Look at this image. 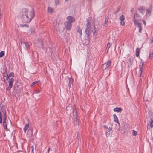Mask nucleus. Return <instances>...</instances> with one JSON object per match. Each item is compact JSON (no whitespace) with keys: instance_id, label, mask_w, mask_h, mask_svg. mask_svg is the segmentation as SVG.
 <instances>
[{"instance_id":"obj_1","label":"nucleus","mask_w":153,"mask_h":153,"mask_svg":"<svg viewBox=\"0 0 153 153\" xmlns=\"http://www.w3.org/2000/svg\"><path fill=\"white\" fill-rule=\"evenodd\" d=\"M91 17H89L86 19L87 23L86 24V28H85V32L86 34L87 38H89L91 33Z\"/></svg>"},{"instance_id":"obj_2","label":"nucleus","mask_w":153,"mask_h":153,"mask_svg":"<svg viewBox=\"0 0 153 153\" xmlns=\"http://www.w3.org/2000/svg\"><path fill=\"white\" fill-rule=\"evenodd\" d=\"M73 123L74 125H76L79 124V121L77 120V117L78 116L77 114V110L76 109V107L73 108Z\"/></svg>"},{"instance_id":"obj_3","label":"nucleus","mask_w":153,"mask_h":153,"mask_svg":"<svg viewBox=\"0 0 153 153\" xmlns=\"http://www.w3.org/2000/svg\"><path fill=\"white\" fill-rule=\"evenodd\" d=\"M22 16L21 17L22 19V21L25 23H28L31 21L30 18L29 17L28 14H21Z\"/></svg>"},{"instance_id":"obj_4","label":"nucleus","mask_w":153,"mask_h":153,"mask_svg":"<svg viewBox=\"0 0 153 153\" xmlns=\"http://www.w3.org/2000/svg\"><path fill=\"white\" fill-rule=\"evenodd\" d=\"M0 110L2 111L1 112L3 114V123H5L6 122L7 120V116L6 115V112L3 106H2L1 108H0Z\"/></svg>"},{"instance_id":"obj_5","label":"nucleus","mask_w":153,"mask_h":153,"mask_svg":"<svg viewBox=\"0 0 153 153\" xmlns=\"http://www.w3.org/2000/svg\"><path fill=\"white\" fill-rule=\"evenodd\" d=\"M111 61L109 60L107 62L103 64L102 65V67L103 70H105L109 67L111 65Z\"/></svg>"},{"instance_id":"obj_6","label":"nucleus","mask_w":153,"mask_h":153,"mask_svg":"<svg viewBox=\"0 0 153 153\" xmlns=\"http://www.w3.org/2000/svg\"><path fill=\"white\" fill-rule=\"evenodd\" d=\"M14 81V79L13 78H12L9 79V85L6 88V90H9L13 86V83Z\"/></svg>"},{"instance_id":"obj_7","label":"nucleus","mask_w":153,"mask_h":153,"mask_svg":"<svg viewBox=\"0 0 153 153\" xmlns=\"http://www.w3.org/2000/svg\"><path fill=\"white\" fill-rule=\"evenodd\" d=\"M3 79L4 82H5L6 79L7 80H8V79L10 78L8 76V73H7V68L6 67L5 68V70H4V72L3 73Z\"/></svg>"},{"instance_id":"obj_8","label":"nucleus","mask_w":153,"mask_h":153,"mask_svg":"<svg viewBox=\"0 0 153 153\" xmlns=\"http://www.w3.org/2000/svg\"><path fill=\"white\" fill-rule=\"evenodd\" d=\"M65 79L68 82V87L70 88L71 87V84L73 82V79L71 78H69L68 76H66Z\"/></svg>"},{"instance_id":"obj_9","label":"nucleus","mask_w":153,"mask_h":153,"mask_svg":"<svg viewBox=\"0 0 153 153\" xmlns=\"http://www.w3.org/2000/svg\"><path fill=\"white\" fill-rule=\"evenodd\" d=\"M72 25V24L68 21H66L65 23V27L67 30H70L71 29Z\"/></svg>"},{"instance_id":"obj_10","label":"nucleus","mask_w":153,"mask_h":153,"mask_svg":"<svg viewBox=\"0 0 153 153\" xmlns=\"http://www.w3.org/2000/svg\"><path fill=\"white\" fill-rule=\"evenodd\" d=\"M14 90L16 92L17 91H19L21 89V87L19 86L18 84V82L15 83L14 86Z\"/></svg>"},{"instance_id":"obj_11","label":"nucleus","mask_w":153,"mask_h":153,"mask_svg":"<svg viewBox=\"0 0 153 153\" xmlns=\"http://www.w3.org/2000/svg\"><path fill=\"white\" fill-rule=\"evenodd\" d=\"M143 63L142 62V65H140L139 66L140 69L139 71V76L140 77L141 76V74L142 73V71L143 70Z\"/></svg>"},{"instance_id":"obj_12","label":"nucleus","mask_w":153,"mask_h":153,"mask_svg":"<svg viewBox=\"0 0 153 153\" xmlns=\"http://www.w3.org/2000/svg\"><path fill=\"white\" fill-rule=\"evenodd\" d=\"M145 9V7L141 6L138 8V10L139 12L142 14H143Z\"/></svg>"},{"instance_id":"obj_13","label":"nucleus","mask_w":153,"mask_h":153,"mask_svg":"<svg viewBox=\"0 0 153 153\" xmlns=\"http://www.w3.org/2000/svg\"><path fill=\"white\" fill-rule=\"evenodd\" d=\"M108 17L105 16L104 23L102 24L103 26L105 27H107L108 25Z\"/></svg>"},{"instance_id":"obj_14","label":"nucleus","mask_w":153,"mask_h":153,"mask_svg":"<svg viewBox=\"0 0 153 153\" xmlns=\"http://www.w3.org/2000/svg\"><path fill=\"white\" fill-rule=\"evenodd\" d=\"M152 9V6H150V7L148 8L146 10V13L148 14L149 16H150L151 14V11Z\"/></svg>"},{"instance_id":"obj_15","label":"nucleus","mask_w":153,"mask_h":153,"mask_svg":"<svg viewBox=\"0 0 153 153\" xmlns=\"http://www.w3.org/2000/svg\"><path fill=\"white\" fill-rule=\"evenodd\" d=\"M67 20L69 21V22H71V23L72 22H74L75 20V18L71 16H69L67 17Z\"/></svg>"},{"instance_id":"obj_16","label":"nucleus","mask_w":153,"mask_h":153,"mask_svg":"<svg viewBox=\"0 0 153 153\" xmlns=\"http://www.w3.org/2000/svg\"><path fill=\"white\" fill-rule=\"evenodd\" d=\"M35 16V12L33 8H32L31 12V14L30 15V21Z\"/></svg>"},{"instance_id":"obj_17","label":"nucleus","mask_w":153,"mask_h":153,"mask_svg":"<svg viewBox=\"0 0 153 153\" xmlns=\"http://www.w3.org/2000/svg\"><path fill=\"white\" fill-rule=\"evenodd\" d=\"M29 10L26 8H23L22 9V14L25 15V14H28V11Z\"/></svg>"},{"instance_id":"obj_18","label":"nucleus","mask_w":153,"mask_h":153,"mask_svg":"<svg viewBox=\"0 0 153 153\" xmlns=\"http://www.w3.org/2000/svg\"><path fill=\"white\" fill-rule=\"evenodd\" d=\"M77 32L79 33V35L80 36L82 35V30L80 29V26L79 25L77 26Z\"/></svg>"},{"instance_id":"obj_19","label":"nucleus","mask_w":153,"mask_h":153,"mask_svg":"<svg viewBox=\"0 0 153 153\" xmlns=\"http://www.w3.org/2000/svg\"><path fill=\"white\" fill-rule=\"evenodd\" d=\"M114 111L117 112H121L122 111V109L121 108L116 107L114 109Z\"/></svg>"},{"instance_id":"obj_20","label":"nucleus","mask_w":153,"mask_h":153,"mask_svg":"<svg viewBox=\"0 0 153 153\" xmlns=\"http://www.w3.org/2000/svg\"><path fill=\"white\" fill-rule=\"evenodd\" d=\"M113 117L114 118V121L115 122L117 123L119 125L120 123L118 121V118L116 115L115 114H114Z\"/></svg>"},{"instance_id":"obj_21","label":"nucleus","mask_w":153,"mask_h":153,"mask_svg":"<svg viewBox=\"0 0 153 153\" xmlns=\"http://www.w3.org/2000/svg\"><path fill=\"white\" fill-rule=\"evenodd\" d=\"M27 133L29 136L32 137L33 136V129L30 128L27 131Z\"/></svg>"},{"instance_id":"obj_22","label":"nucleus","mask_w":153,"mask_h":153,"mask_svg":"<svg viewBox=\"0 0 153 153\" xmlns=\"http://www.w3.org/2000/svg\"><path fill=\"white\" fill-rule=\"evenodd\" d=\"M140 51V49L138 48L136 50V55L137 57H139V53Z\"/></svg>"},{"instance_id":"obj_23","label":"nucleus","mask_w":153,"mask_h":153,"mask_svg":"<svg viewBox=\"0 0 153 153\" xmlns=\"http://www.w3.org/2000/svg\"><path fill=\"white\" fill-rule=\"evenodd\" d=\"M29 126V124L27 123L26 124L25 126L24 127V128L23 129L24 133L26 132V130L28 129V127Z\"/></svg>"},{"instance_id":"obj_24","label":"nucleus","mask_w":153,"mask_h":153,"mask_svg":"<svg viewBox=\"0 0 153 153\" xmlns=\"http://www.w3.org/2000/svg\"><path fill=\"white\" fill-rule=\"evenodd\" d=\"M47 10L49 13H51L54 12V10L51 7H48Z\"/></svg>"},{"instance_id":"obj_25","label":"nucleus","mask_w":153,"mask_h":153,"mask_svg":"<svg viewBox=\"0 0 153 153\" xmlns=\"http://www.w3.org/2000/svg\"><path fill=\"white\" fill-rule=\"evenodd\" d=\"M43 45V42H42L40 40L39 42V44H37V46L38 47H42Z\"/></svg>"},{"instance_id":"obj_26","label":"nucleus","mask_w":153,"mask_h":153,"mask_svg":"<svg viewBox=\"0 0 153 153\" xmlns=\"http://www.w3.org/2000/svg\"><path fill=\"white\" fill-rule=\"evenodd\" d=\"M24 43L25 45L26 49L27 50H28L30 48L29 44L27 42H24Z\"/></svg>"},{"instance_id":"obj_27","label":"nucleus","mask_w":153,"mask_h":153,"mask_svg":"<svg viewBox=\"0 0 153 153\" xmlns=\"http://www.w3.org/2000/svg\"><path fill=\"white\" fill-rule=\"evenodd\" d=\"M40 40H39L38 39H35L34 41V43L35 46H37V44H39V42Z\"/></svg>"},{"instance_id":"obj_28","label":"nucleus","mask_w":153,"mask_h":153,"mask_svg":"<svg viewBox=\"0 0 153 153\" xmlns=\"http://www.w3.org/2000/svg\"><path fill=\"white\" fill-rule=\"evenodd\" d=\"M19 26L20 27H28V26H29L28 25L26 24H20L19 25Z\"/></svg>"},{"instance_id":"obj_29","label":"nucleus","mask_w":153,"mask_h":153,"mask_svg":"<svg viewBox=\"0 0 153 153\" xmlns=\"http://www.w3.org/2000/svg\"><path fill=\"white\" fill-rule=\"evenodd\" d=\"M0 123L1 124L2 123V113L1 111H0Z\"/></svg>"},{"instance_id":"obj_30","label":"nucleus","mask_w":153,"mask_h":153,"mask_svg":"<svg viewBox=\"0 0 153 153\" xmlns=\"http://www.w3.org/2000/svg\"><path fill=\"white\" fill-rule=\"evenodd\" d=\"M54 2L56 5H58L59 4L60 1L59 0H54Z\"/></svg>"},{"instance_id":"obj_31","label":"nucleus","mask_w":153,"mask_h":153,"mask_svg":"<svg viewBox=\"0 0 153 153\" xmlns=\"http://www.w3.org/2000/svg\"><path fill=\"white\" fill-rule=\"evenodd\" d=\"M120 20H125V16H124L123 15H122L120 16L119 18Z\"/></svg>"},{"instance_id":"obj_32","label":"nucleus","mask_w":153,"mask_h":153,"mask_svg":"<svg viewBox=\"0 0 153 153\" xmlns=\"http://www.w3.org/2000/svg\"><path fill=\"white\" fill-rule=\"evenodd\" d=\"M4 53L3 51H1L0 52V58L4 56Z\"/></svg>"},{"instance_id":"obj_33","label":"nucleus","mask_w":153,"mask_h":153,"mask_svg":"<svg viewBox=\"0 0 153 153\" xmlns=\"http://www.w3.org/2000/svg\"><path fill=\"white\" fill-rule=\"evenodd\" d=\"M3 126L4 128L6 129L7 130V124L6 123V122H5V123H3Z\"/></svg>"},{"instance_id":"obj_34","label":"nucleus","mask_w":153,"mask_h":153,"mask_svg":"<svg viewBox=\"0 0 153 153\" xmlns=\"http://www.w3.org/2000/svg\"><path fill=\"white\" fill-rule=\"evenodd\" d=\"M139 17V15L138 13H135V14H134V19H135L136 17L137 18V17Z\"/></svg>"},{"instance_id":"obj_35","label":"nucleus","mask_w":153,"mask_h":153,"mask_svg":"<svg viewBox=\"0 0 153 153\" xmlns=\"http://www.w3.org/2000/svg\"><path fill=\"white\" fill-rule=\"evenodd\" d=\"M132 134L134 136L137 135V132L134 130H133L132 132Z\"/></svg>"},{"instance_id":"obj_36","label":"nucleus","mask_w":153,"mask_h":153,"mask_svg":"<svg viewBox=\"0 0 153 153\" xmlns=\"http://www.w3.org/2000/svg\"><path fill=\"white\" fill-rule=\"evenodd\" d=\"M38 82V81H35V82H33L31 84V85H30L31 87L33 86L35 84L37 83Z\"/></svg>"},{"instance_id":"obj_37","label":"nucleus","mask_w":153,"mask_h":153,"mask_svg":"<svg viewBox=\"0 0 153 153\" xmlns=\"http://www.w3.org/2000/svg\"><path fill=\"white\" fill-rule=\"evenodd\" d=\"M14 75V74L13 72H11L9 75L8 74V76L9 77L11 76H13Z\"/></svg>"},{"instance_id":"obj_38","label":"nucleus","mask_w":153,"mask_h":153,"mask_svg":"<svg viewBox=\"0 0 153 153\" xmlns=\"http://www.w3.org/2000/svg\"><path fill=\"white\" fill-rule=\"evenodd\" d=\"M141 25H142V23H140V22L138 23H137V26L139 28H140L142 27Z\"/></svg>"},{"instance_id":"obj_39","label":"nucleus","mask_w":153,"mask_h":153,"mask_svg":"<svg viewBox=\"0 0 153 153\" xmlns=\"http://www.w3.org/2000/svg\"><path fill=\"white\" fill-rule=\"evenodd\" d=\"M120 24L122 26H124L125 24V22L124 20H121L120 22Z\"/></svg>"},{"instance_id":"obj_40","label":"nucleus","mask_w":153,"mask_h":153,"mask_svg":"<svg viewBox=\"0 0 153 153\" xmlns=\"http://www.w3.org/2000/svg\"><path fill=\"white\" fill-rule=\"evenodd\" d=\"M120 9V8L119 7H118L117 8V10L114 12V15L116 14H117V13L119 11Z\"/></svg>"},{"instance_id":"obj_41","label":"nucleus","mask_w":153,"mask_h":153,"mask_svg":"<svg viewBox=\"0 0 153 153\" xmlns=\"http://www.w3.org/2000/svg\"><path fill=\"white\" fill-rule=\"evenodd\" d=\"M133 22H134V24L135 25H137V23H139V22H137L135 19H134L133 20Z\"/></svg>"},{"instance_id":"obj_42","label":"nucleus","mask_w":153,"mask_h":153,"mask_svg":"<svg viewBox=\"0 0 153 153\" xmlns=\"http://www.w3.org/2000/svg\"><path fill=\"white\" fill-rule=\"evenodd\" d=\"M128 59L130 63V65H131V64H132V61H133V59L130 58L129 59Z\"/></svg>"},{"instance_id":"obj_43","label":"nucleus","mask_w":153,"mask_h":153,"mask_svg":"<svg viewBox=\"0 0 153 153\" xmlns=\"http://www.w3.org/2000/svg\"><path fill=\"white\" fill-rule=\"evenodd\" d=\"M149 59H151L152 58V57L153 56V52L152 53L150 54L149 56Z\"/></svg>"},{"instance_id":"obj_44","label":"nucleus","mask_w":153,"mask_h":153,"mask_svg":"<svg viewBox=\"0 0 153 153\" xmlns=\"http://www.w3.org/2000/svg\"><path fill=\"white\" fill-rule=\"evenodd\" d=\"M110 47V44L109 42H108L107 44V48H108L107 51H108L109 48Z\"/></svg>"},{"instance_id":"obj_45","label":"nucleus","mask_w":153,"mask_h":153,"mask_svg":"<svg viewBox=\"0 0 153 153\" xmlns=\"http://www.w3.org/2000/svg\"><path fill=\"white\" fill-rule=\"evenodd\" d=\"M150 126L151 127H153V120H152L150 122Z\"/></svg>"},{"instance_id":"obj_46","label":"nucleus","mask_w":153,"mask_h":153,"mask_svg":"<svg viewBox=\"0 0 153 153\" xmlns=\"http://www.w3.org/2000/svg\"><path fill=\"white\" fill-rule=\"evenodd\" d=\"M99 30V28H97L96 29V30H94V32L93 33V34H94H94L95 33L96 34L97 33L96 32V31H97L98 30Z\"/></svg>"},{"instance_id":"obj_47","label":"nucleus","mask_w":153,"mask_h":153,"mask_svg":"<svg viewBox=\"0 0 153 153\" xmlns=\"http://www.w3.org/2000/svg\"><path fill=\"white\" fill-rule=\"evenodd\" d=\"M103 127L105 129H108V126L106 125H104L103 126Z\"/></svg>"},{"instance_id":"obj_48","label":"nucleus","mask_w":153,"mask_h":153,"mask_svg":"<svg viewBox=\"0 0 153 153\" xmlns=\"http://www.w3.org/2000/svg\"><path fill=\"white\" fill-rule=\"evenodd\" d=\"M108 129V131L109 132L110 131H111L112 129V128L109 127Z\"/></svg>"},{"instance_id":"obj_49","label":"nucleus","mask_w":153,"mask_h":153,"mask_svg":"<svg viewBox=\"0 0 153 153\" xmlns=\"http://www.w3.org/2000/svg\"><path fill=\"white\" fill-rule=\"evenodd\" d=\"M142 30V27L139 28V32L140 33H141Z\"/></svg>"},{"instance_id":"obj_50","label":"nucleus","mask_w":153,"mask_h":153,"mask_svg":"<svg viewBox=\"0 0 153 153\" xmlns=\"http://www.w3.org/2000/svg\"><path fill=\"white\" fill-rule=\"evenodd\" d=\"M143 22L145 25H146V22L144 20H143Z\"/></svg>"},{"instance_id":"obj_51","label":"nucleus","mask_w":153,"mask_h":153,"mask_svg":"<svg viewBox=\"0 0 153 153\" xmlns=\"http://www.w3.org/2000/svg\"><path fill=\"white\" fill-rule=\"evenodd\" d=\"M134 10V8H132L130 10V12H132Z\"/></svg>"},{"instance_id":"obj_52","label":"nucleus","mask_w":153,"mask_h":153,"mask_svg":"<svg viewBox=\"0 0 153 153\" xmlns=\"http://www.w3.org/2000/svg\"><path fill=\"white\" fill-rule=\"evenodd\" d=\"M1 10L0 9V19H1Z\"/></svg>"},{"instance_id":"obj_53","label":"nucleus","mask_w":153,"mask_h":153,"mask_svg":"<svg viewBox=\"0 0 153 153\" xmlns=\"http://www.w3.org/2000/svg\"><path fill=\"white\" fill-rule=\"evenodd\" d=\"M40 90H36V93H39V92H40Z\"/></svg>"},{"instance_id":"obj_54","label":"nucleus","mask_w":153,"mask_h":153,"mask_svg":"<svg viewBox=\"0 0 153 153\" xmlns=\"http://www.w3.org/2000/svg\"><path fill=\"white\" fill-rule=\"evenodd\" d=\"M31 149H32L31 150H34V147H33V146H31Z\"/></svg>"},{"instance_id":"obj_55","label":"nucleus","mask_w":153,"mask_h":153,"mask_svg":"<svg viewBox=\"0 0 153 153\" xmlns=\"http://www.w3.org/2000/svg\"><path fill=\"white\" fill-rule=\"evenodd\" d=\"M94 30H96V28L95 25H94Z\"/></svg>"},{"instance_id":"obj_56","label":"nucleus","mask_w":153,"mask_h":153,"mask_svg":"<svg viewBox=\"0 0 153 153\" xmlns=\"http://www.w3.org/2000/svg\"><path fill=\"white\" fill-rule=\"evenodd\" d=\"M108 133V132L107 131H106L105 134L107 136V134Z\"/></svg>"},{"instance_id":"obj_57","label":"nucleus","mask_w":153,"mask_h":153,"mask_svg":"<svg viewBox=\"0 0 153 153\" xmlns=\"http://www.w3.org/2000/svg\"><path fill=\"white\" fill-rule=\"evenodd\" d=\"M34 32V30L33 31H32V30L31 31V33H33Z\"/></svg>"},{"instance_id":"obj_58","label":"nucleus","mask_w":153,"mask_h":153,"mask_svg":"<svg viewBox=\"0 0 153 153\" xmlns=\"http://www.w3.org/2000/svg\"><path fill=\"white\" fill-rule=\"evenodd\" d=\"M49 150H50V148H48V153H49Z\"/></svg>"},{"instance_id":"obj_59","label":"nucleus","mask_w":153,"mask_h":153,"mask_svg":"<svg viewBox=\"0 0 153 153\" xmlns=\"http://www.w3.org/2000/svg\"><path fill=\"white\" fill-rule=\"evenodd\" d=\"M31 153H34L33 150H31Z\"/></svg>"},{"instance_id":"obj_60","label":"nucleus","mask_w":153,"mask_h":153,"mask_svg":"<svg viewBox=\"0 0 153 153\" xmlns=\"http://www.w3.org/2000/svg\"><path fill=\"white\" fill-rule=\"evenodd\" d=\"M57 29H58V30H59V28H58L57 29H56V30H57Z\"/></svg>"},{"instance_id":"obj_61","label":"nucleus","mask_w":153,"mask_h":153,"mask_svg":"<svg viewBox=\"0 0 153 153\" xmlns=\"http://www.w3.org/2000/svg\"><path fill=\"white\" fill-rule=\"evenodd\" d=\"M69 0H65V1H68Z\"/></svg>"}]
</instances>
